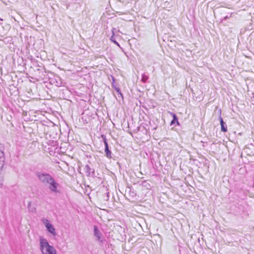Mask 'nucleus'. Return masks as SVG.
Returning <instances> with one entry per match:
<instances>
[{
	"label": "nucleus",
	"instance_id": "obj_1",
	"mask_svg": "<svg viewBox=\"0 0 254 254\" xmlns=\"http://www.w3.org/2000/svg\"><path fill=\"white\" fill-rule=\"evenodd\" d=\"M39 242L40 249L42 254H57L55 248L51 246L45 238L40 237Z\"/></svg>",
	"mask_w": 254,
	"mask_h": 254
},
{
	"label": "nucleus",
	"instance_id": "obj_2",
	"mask_svg": "<svg viewBox=\"0 0 254 254\" xmlns=\"http://www.w3.org/2000/svg\"><path fill=\"white\" fill-rule=\"evenodd\" d=\"M36 176L39 180L46 186H47V184L53 178L52 176L46 173L37 172Z\"/></svg>",
	"mask_w": 254,
	"mask_h": 254
},
{
	"label": "nucleus",
	"instance_id": "obj_3",
	"mask_svg": "<svg viewBox=\"0 0 254 254\" xmlns=\"http://www.w3.org/2000/svg\"><path fill=\"white\" fill-rule=\"evenodd\" d=\"M47 186H48L49 189L52 192L55 193H58L60 192V191L58 190L59 185L55 180L53 177L52 178V179H51V181H50L49 183L47 184Z\"/></svg>",
	"mask_w": 254,
	"mask_h": 254
},
{
	"label": "nucleus",
	"instance_id": "obj_4",
	"mask_svg": "<svg viewBox=\"0 0 254 254\" xmlns=\"http://www.w3.org/2000/svg\"><path fill=\"white\" fill-rule=\"evenodd\" d=\"M43 222L48 232L51 233L53 236H56L57 235V233L56 232L55 228L50 222L46 219H43Z\"/></svg>",
	"mask_w": 254,
	"mask_h": 254
},
{
	"label": "nucleus",
	"instance_id": "obj_5",
	"mask_svg": "<svg viewBox=\"0 0 254 254\" xmlns=\"http://www.w3.org/2000/svg\"><path fill=\"white\" fill-rule=\"evenodd\" d=\"M239 171L240 172H239V174H242L241 176H239V179H241L243 182L244 183L245 181L248 180V177L246 176V175L248 174V173L245 167L241 168L239 169Z\"/></svg>",
	"mask_w": 254,
	"mask_h": 254
},
{
	"label": "nucleus",
	"instance_id": "obj_6",
	"mask_svg": "<svg viewBox=\"0 0 254 254\" xmlns=\"http://www.w3.org/2000/svg\"><path fill=\"white\" fill-rule=\"evenodd\" d=\"M84 170L87 177H93L95 175L94 169L91 168L88 165H85Z\"/></svg>",
	"mask_w": 254,
	"mask_h": 254
},
{
	"label": "nucleus",
	"instance_id": "obj_7",
	"mask_svg": "<svg viewBox=\"0 0 254 254\" xmlns=\"http://www.w3.org/2000/svg\"><path fill=\"white\" fill-rule=\"evenodd\" d=\"M94 235L97 238V240L99 242H102L103 239H102V234L99 230L98 229L97 226H94Z\"/></svg>",
	"mask_w": 254,
	"mask_h": 254
},
{
	"label": "nucleus",
	"instance_id": "obj_8",
	"mask_svg": "<svg viewBox=\"0 0 254 254\" xmlns=\"http://www.w3.org/2000/svg\"><path fill=\"white\" fill-rule=\"evenodd\" d=\"M102 137H103V138L104 139V142L105 147V151L106 154V156L108 158H110L112 157H111V151L109 149L108 144V143H107V139H106V137L105 136L102 135Z\"/></svg>",
	"mask_w": 254,
	"mask_h": 254
},
{
	"label": "nucleus",
	"instance_id": "obj_9",
	"mask_svg": "<svg viewBox=\"0 0 254 254\" xmlns=\"http://www.w3.org/2000/svg\"><path fill=\"white\" fill-rule=\"evenodd\" d=\"M221 111L220 110V116H219V120L220 122L221 125V130L223 132H226L227 130V127L226 123L223 121V119L221 117Z\"/></svg>",
	"mask_w": 254,
	"mask_h": 254
},
{
	"label": "nucleus",
	"instance_id": "obj_10",
	"mask_svg": "<svg viewBox=\"0 0 254 254\" xmlns=\"http://www.w3.org/2000/svg\"><path fill=\"white\" fill-rule=\"evenodd\" d=\"M249 194L250 192L247 190L239 191V197L243 200H245Z\"/></svg>",
	"mask_w": 254,
	"mask_h": 254
},
{
	"label": "nucleus",
	"instance_id": "obj_11",
	"mask_svg": "<svg viewBox=\"0 0 254 254\" xmlns=\"http://www.w3.org/2000/svg\"><path fill=\"white\" fill-rule=\"evenodd\" d=\"M5 161V156L4 152L0 150V172H1L3 168Z\"/></svg>",
	"mask_w": 254,
	"mask_h": 254
},
{
	"label": "nucleus",
	"instance_id": "obj_12",
	"mask_svg": "<svg viewBox=\"0 0 254 254\" xmlns=\"http://www.w3.org/2000/svg\"><path fill=\"white\" fill-rule=\"evenodd\" d=\"M241 207H242V211L244 213V215H243V217L247 216L248 215V213L247 212V208L248 207V204L246 203V202L245 201L244 203L243 204V205L241 204Z\"/></svg>",
	"mask_w": 254,
	"mask_h": 254
},
{
	"label": "nucleus",
	"instance_id": "obj_13",
	"mask_svg": "<svg viewBox=\"0 0 254 254\" xmlns=\"http://www.w3.org/2000/svg\"><path fill=\"white\" fill-rule=\"evenodd\" d=\"M170 114L171 115H172L173 118L172 121H171V125H172L174 124L175 123V122H176L177 125H179V123L178 121V118H177V116L173 113H170Z\"/></svg>",
	"mask_w": 254,
	"mask_h": 254
},
{
	"label": "nucleus",
	"instance_id": "obj_14",
	"mask_svg": "<svg viewBox=\"0 0 254 254\" xmlns=\"http://www.w3.org/2000/svg\"><path fill=\"white\" fill-rule=\"evenodd\" d=\"M116 30V28H114L112 29V33H113V35L111 36V38H110V40L112 42H113V43H114L115 44H116L117 46H120V45L119 44L118 42H117L114 37V35L115 34V31Z\"/></svg>",
	"mask_w": 254,
	"mask_h": 254
},
{
	"label": "nucleus",
	"instance_id": "obj_15",
	"mask_svg": "<svg viewBox=\"0 0 254 254\" xmlns=\"http://www.w3.org/2000/svg\"><path fill=\"white\" fill-rule=\"evenodd\" d=\"M148 79V76L145 73H143L142 74L141 80L142 82L145 83Z\"/></svg>",
	"mask_w": 254,
	"mask_h": 254
},
{
	"label": "nucleus",
	"instance_id": "obj_16",
	"mask_svg": "<svg viewBox=\"0 0 254 254\" xmlns=\"http://www.w3.org/2000/svg\"><path fill=\"white\" fill-rule=\"evenodd\" d=\"M142 185L143 187L146 188L147 189H150L151 188L150 184L148 183L146 181L142 182Z\"/></svg>",
	"mask_w": 254,
	"mask_h": 254
},
{
	"label": "nucleus",
	"instance_id": "obj_17",
	"mask_svg": "<svg viewBox=\"0 0 254 254\" xmlns=\"http://www.w3.org/2000/svg\"><path fill=\"white\" fill-rule=\"evenodd\" d=\"M114 88L116 90V91L121 95V96L122 97H123V95H122V94L121 93V91L120 89V88L119 87H116V86H115Z\"/></svg>",
	"mask_w": 254,
	"mask_h": 254
},
{
	"label": "nucleus",
	"instance_id": "obj_18",
	"mask_svg": "<svg viewBox=\"0 0 254 254\" xmlns=\"http://www.w3.org/2000/svg\"><path fill=\"white\" fill-rule=\"evenodd\" d=\"M30 204H31V203H29L28 205L29 210L30 211L32 212H35L36 208H32L31 209L30 208Z\"/></svg>",
	"mask_w": 254,
	"mask_h": 254
},
{
	"label": "nucleus",
	"instance_id": "obj_19",
	"mask_svg": "<svg viewBox=\"0 0 254 254\" xmlns=\"http://www.w3.org/2000/svg\"><path fill=\"white\" fill-rule=\"evenodd\" d=\"M3 178L2 176H0V188H1L3 185Z\"/></svg>",
	"mask_w": 254,
	"mask_h": 254
},
{
	"label": "nucleus",
	"instance_id": "obj_20",
	"mask_svg": "<svg viewBox=\"0 0 254 254\" xmlns=\"http://www.w3.org/2000/svg\"><path fill=\"white\" fill-rule=\"evenodd\" d=\"M230 16H228V15H226L225 16L224 18L222 19V20H226L227 19V18H228Z\"/></svg>",
	"mask_w": 254,
	"mask_h": 254
},
{
	"label": "nucleus",
	"instance_id": "obj_21",
	"mask_svg": "<svg viewBox=\"0 0 254 254\" xmlns=\"http://www.w3.org/2000/svg\"><path fill=\"white\" fill-rule=\"evenodd\" d=\"M112 78L113 79V82L112 83H115V78L113 76H112Z\"/></svg>",
	"mask_w": 254,
	"mask_h": 254
},
{
	"label": "nucleus",
	"instance_id": "obj_22",
	"mask_svg": "<svg viewBox=\"0 0 254 254\" xmlns=\"http://www.w3.org/2000/svg\"><path fill=\"white\" fill-rule=\"evenodd\" d=\"M112 86L114 88L115 86H116L115 85V83H112Z\"/></svg>",
	"mask_w": 254,
	"mask_h": 254
}]
</instances>
